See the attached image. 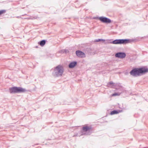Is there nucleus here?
Masks as SVG:
<instances>
[{
	"label": "nucleus",
	"instance_id": "f03ea898",
	"mask_svg": "<svg viewBox=\"0 0 148 148\" xmlns=\"http://www.w3.org/2000/svg\"><path fill=\"white\" fill-rule=\"evenodd\" d=\"M54 72V76L58 77L60 76H61L63 72V67L61 66H58L55 68Z\"/></svg>",
	"mask_w": 148,
	"mask_h": 148
},
{
	"label": "nucleus",
	"instance_id": "ddd939ff",
	"mask_svg": "<svg viewBox=\"0 0 148 148\" xmlns=\"http://www.w3.org/2000/svg\"><path fill=\"white\" fill-rule=\"evenodd\" d=\"M119 95V94H118L117 93H115L113 94L112 95V96H115Z\"/></svg>",
	"mask_w": 148,
	"mask_h": 148
},
{
	"label": "nucleus",
	"instance_id": "2eb2a0df",
	"mask_svg": "<svg viewBox=\"0 0 148 148\" xmlns=\"http://www.w3.org/2000/svg\"><path fill=\"white\" fill-rule=\"evenodd\" d=\"M110 84H113V83L112 82H110Z\"/></svg>",
	"mask_w": 148,
	"mask_h": 148
},
{
	"label": "nucleus",
	"instance_id": "f8f14e48",
	"mask_svg": "<svg viewBox=\"0 0 148 148\" xmlns=\"http://www.w3.org/2000/svg\"><path fill=\"white\" fill-rule=\"evenodd\" d=\"M5 10H1L0 11V15L2 14H3L5 13Z\"/></svg>",
	"mask_w": 148,
	"mask_h": 148
},
{
	"label": "nucleus",
	"instance_id": "7ed1b4c3",
	"mask_svg": "<svg viewBox=\"0 0 148 148\" xmlns=\"http://www.w3.org/2000/svg\"><path fill=\"white\" fill-rule=\"evenodd\" d=\"M10 92V93H16L24 92L26 91L25 89L20 87H14L9 89Z\"/></svg>",
	"mask_w": 148,
	"mask_h": 148
},
{
	"label": "nucleus",
	"instance_id": "4468645a",
	"mask_svg": "<svg viewBox=\"0 0 148 148\" xmlns=\"http://www.w3.org/2000/svg\"><path fill=\"white\" fill-rule=\"evenodd\" d=\"M100 40H101L98 39V40H95V42H98Z\"/></svg>",
	"mask_w": 148,
	"mask_h": 148
},
{
	"label": "nucleus",
	"instance_id": "20e7f679",
	"mask_svg": "<svg viewBox=\"0 0 148 148\" xmlns=\"http://www.w3.org/2000/svg\"><path fill=\"white\" fill-rule=\"evenodd\" d=\"M131 42V40L129 39H117L113 41L112 43L114 44H124L130 43Z\"/></svg>",
	"mask_w": 148,
	"mask_h": 148
},
{
	"label": "nucleus",
	"instance_id": "f257e3e1",
	"mask_svg": "<svg viewBox=\"0 0 148 148\" xmlns=\"http://www.w3.org/2000/svg\"><path fill=\"white\" fill-rule=\"evenodd\" d=\"M148 72V69L145 67L140 69H133L130 72V74L134 76H138L140 74Z\"/></svg>",
	"mask_w": 148,
	"mask_h": 148
},
{
	"label": "nucleus",
	"instance_id": "6e6552de",
	"mask_svg": "<svg viewBox=\"0 0 148 148\" xmlns=\"http://www.w3.org/2000/svg\"><path fill=\"white\" fill-rule=\"evenodd\" d=\"M91 129V127L88 126L87 125H85L82 128V130L84 132H87L90 130Z\"/></svg>",
	"mask_w": 148,
	"mask_h": 148
},
{
	"label": "nucleus",
	"instance_id": "0eeeda50",
	"mask_svg": "<svg viewBox=\"0 0 148 148\" xmlns=\"http://www.w3.org/2000/svg\"><path fill=\"white\" fill-rule=\"evenodd\" d=\"M116 57L122 58H125L126 56L125 53H118L115 55Z\"/></svg>",
	"mask_w": 148,
	"mask_h": 148
},
{
	"label": "nucleus",
	"instance_id": "423d86ee",
	"mask_svg": "<svg viewBox=\"0 0 148 148\" xmlns=\"http://www.w3.org/2000/svg\"><path fill=\"white\" fill-rule=\"evenodd\" d=\"M76 54L77 56L79 57L83 58L85 56L84 53L80 51H76Z\"/></svg>",
	"mask_w": 148,
	"mask_h": 148
},
{
	"label": "nucleus",
	"instance_id": "9b49d317",
	"mask_svg": "<svg viewBox=\"0 0 148 148\" xmlns=\"http://www.w3.org/2000/svg\"><path fill=\"white\" fill-rule=\"evenodd\" d=\"M45 43H46V42H45V40H42V41H41L40 42V45L41 46H43L45 44Z\"/></svg>",
	"mask_w": 148,
	"mask_h": 148
},
{
	"label": "nucleus",
	"instance_id": "39448f33",
	"mask_svg": "<svg viewBox=\"0 0 148 148\" xmlns=\"http://www.w3.org/2000/svg\"><path fill=\"white\" fill-rule=\"evenodd\" d=\"M99 19L103 23H110L111 22V20L106 17H100L99 18Z\"/></svg>",
	"mask_w": 148,
	"mask_h": 148
},
{
	"label": "nucleus",
	"instance_id": "9d476101",
	"mask_svg": "<svg viewBox=\"0 0 148 148\" xmlns=\"http://www.w3.org/2000/svg\"><path fill=\"white\" fill-rule=\"evenodd\" d=\"M121 111L120 110L117 111V110H113L111 112H110V114L111 115L116 114L119 113Z\"/></svg>",
	"mask_w": 148,
	"mask_h": 148
},
{
	"label": "nucleus",
	"instance_id": "1a4fd4ad",
	"mask_svg": "<svg viewBox=\"0 0 148 148\" xmlns=\"http://www.w3.org/2000/svg\"><path fill=\"white\" fill-rule=\"evenodd\" d=\"M77 64L76 62H72L70 63L69 65V67L70 68H72L74 67Z\"/></svg>",
	"mask_w": 148,
	"mask_h": 148
}]
</instances>
